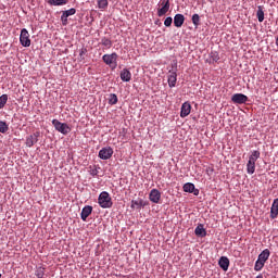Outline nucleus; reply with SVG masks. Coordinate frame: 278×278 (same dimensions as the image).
<instances>
[{"instance_id": "e433bc0d", "label": "nucleus", "mask_w": 278, "mask_h": 278, "mask_svg": "<svg viewBox=\"0 0 278 278\" xmlns=\"http://www.w3.org/2000/svg\"><path fill=\"white\" fill-rule=\"evenodd\" d=\"M80 55H84V51L80 52Z\"/></svg>"}, {"instance_id": "4468645a", "label": "nucleus", "mask_w": 278, "mask_h": 278, "mask_svg": "<svg viewBox=\"0 0 278 278\" xmlns=\"http://www.w3.org/2000/svg\"><path fill=\"white\" fill-rule=\"evenodd\" d=\"M90 214H92L91 205H86L85 207H83L81 213H80L81 220H84V222L88 220V216H90Z\"/></svg>"}, {"instance_id": "412c9836", "label": "nucleus", "mask_w": 278, "mask_h": 278, "mask_svg": "<svg viewBox=\"0 0 278 278\" xmlns=\"http://www.w3.org/2000/svg\"><path fill=\"white\" fill-rule=\"evenodd\" d=\"M256 17L258 18V23H264V7H257Z\"/></svg>"}, {"instance_id": "2eb2a0df", "label": "nucleus", "mask_w": 278, "mask_h": 278, "mask_svg": "<svg viewBox=\"0 0 278 278\" xmlns=\"http://www.w3.org/2000/svg\"><path fill=\"white\" fill-rule=\"evenodd\" d=\"M218 266L227 273V270H229V258L227 256H222L218 261Z\"/></svg>"}, {"instance_id": "0eeeda50", "label": "nucleus", "mask_w": 278, "mask_h": 278, "mask_svg": "<svg viewBox=\"0 0 278 278\" xmlns=\"http://www.w3.org/2000/svg\"><path fill=\"white\" fill-rule=\"evenodd\" d=\"M162 8L157 10V16H164L170 10V0H162Z\"/></svg>"}, {"instance_id": "bb28decb", "label": "nucleus", "mask_w": 278, "mask_h": 278, "mask_svg": "<svg viewBox=\"0 0 278 278\" xmlns=\"http://www.w3.org/2000/svg\"><path fill=\"white\" fill-rule=\"evenodd\" d=\"M101 45L103 47H106L108 49H112V40H110L109 38L103 37L101 39Z\"/></svg>"}, {"instance_id": "ddd939ff", "label": "nucleus", "mask_w": 278, "mask_h": 278, "mask_svg": "<svg viewBox=\"0 0 278 278\" xmlns=\"http://www.w3.org/2000/svg\"><path fill=\"white\" fill-rule=\"evenodd\" d=\"M149 199L152 203H160V200L162 199V192L157 189H152L149 194Z\"/></svg>"}, {"instance_id": "39448f33", "label": "nucleus", "mask_w": 278, "mask_h": 278, "mask_svg": "<svg viewBox=\"0 0 278 278\" xmlns=\"http://www.w3.org/2000/svg\"><path fill=\"white\" fill-rule=\"evenodd\" d=\"M112 155H114V149L112 147L102 148L98 154L100 160H110Z\"/></svg>"}, {"instance_id": "393cba45", "label": "nucleus", "mask_w": 278, "mask_h": 278, "mask_svg": "<svg viewBox=\"0 0 278 278\" xmlns=\"http://www.w3.org/2000/svg\"><path fill=\"white\" fill-rule=\"evenodd\" d=\"M110 105H116L118 103V96L116 93H111L109 98Z\"/></svg>"}, {"instance_id": "72a5a7b5", "label": "nucleus", "mask_w": 278, "mask_h": 278, "mask_svg": "<svg viewBox=\"0 0 278 278\" xmlns=\"http://www.w3.org/2000/svg\"><path fill=\"white\" fill-rule=\"evenodd\" d=\"M90 175L92 176V177H97V175H99V169H97V167H94V168H92V169H90Z\"/></svg>"}, {"instance_id": "dca6fc26", "label": "nucleus", "mask_w": 278, "mask_h": 278, "mask_svg": "<svg viewBox=\"0 0 278 278\" xmlns=\"http://www.w3.org/2000/svg\"><path fill=\"white\" fill-rule=\"evenodd\" d=\"M186 22V17L184 16V14H176L174 16V25L175 27H181L184 25V23Z\"/></svg>"}, {"instance_id": "f704fd0d", "label": "nucleus", "mask_w": 278, "mask_h": 278, "mask_svg": "<svg viewBox=\"0 0 278 278\" xmlns=\"http://www.w3.org/2000/svg\"><path fill=\"white\" fill-rule=\"evenodd\" d=\"M36 275L38 278H42V277H45V271H42V269H39V270H37Z\"/></svg>"}, {"instance_id": "a878e982", "label": "nucleus", "mask_w": 278, "mask_h": 278, "mask_svg": "<svg viewBox=\"0 0 278 278\" xmlns=\"http://www.w3.org/2000/svg\"><path fill=\"white\" fill-rule=\"evenodd\" d=\"M247 170L249 175H253V173H255V163L248 161Z\"/></svg>"}, {"instance_id": "c9c22d12", "label": "nucleus", "mask_w": 278, "mask_h": 278, "mask_svg": "<svg viewBox=\"0 0 278 278\" xmlns=\"http://www.w3.org/2000/svg\"><path fill=\"white\" fill-rule=\"evenodd\" d=\"M248 162H251V163H254V164H255V162H257V160H256V159H253V156H250Z\"/></svg>"}, {"instance_id": "9d476101", "label": "nucleus", "mask_w": 278, "mask_h": 278, "mask_svg": "<svg viewBox=\"0 0 278 278\" xmlns=\"http://www.w3.org/2000/svg\"><path fill=\"white\" fill-rule=\"evenodd\" d=\"M182 190L184 192H189L190 194H194V197H199V189H197L192 182H186Z\"/></svg>"}, {"instance_id": "20e7f679", "label": "nucleus", "mask_w": 278, "mask_h": 278, "mask_svg": "<svg viewBox=\"0 0 278 278\" xmlns=\"http://www.w3.org/2000/svg\"><path fill=\"white\" fill-rule=\"evenodd\" d=\"M20 42L22 47H31V39H29V31H27V28L21 30Z\"/></svg>"}, {"instance_id": "f3484780", "label": "nucleus", "mask_w": 278, "mask_h": 278, "mask_svg": "<svg viewBox=\"0 0 278 278\" xmlns=\"http://www.w3.org/2000/svg\"><path fill=\"white\" fill-rule=\"evenodd\" d=\"M269 257H270V250L265 249V250H263V251L258 254L257 260L266 264V262H268V258H269Z\"/></svg>"}, {"instance_id": "c85d7f7f", "label": "nucleus", "mask_w": 278, "mask_h": 278, "mask_svg": "<svg viewBox=\"0 0 278 278\" xmlns=\"http://www.w3.org/2000/svg\"><path fill=\"white\" fill-rule=\"evenodd\" d=\"M192 23H193L194 27H199V25L201 23V17L199 16V14L192 15Z\"/></svg>"}, {"instance_id": "f8f14e48", "label": "nucleus", "mask_w": 278, "mask_h": 278, "mask_svg": "<svg viewBox=\"0 0 278 278\" xmlns=\"http://www.w3.org/2000/svg\"><path fill=\"white\" fill-rule=\"evenodd\" d=\"M167 83L169 88H175L177 86V72L169 71L167 75Z\"/></svg>"}, {"instance_id": "4c0bfd02", "label": "nucleus", "mask_w": 278, "mask_h": 278, "mask_svg": "<svg viewBox=\"0 0 278 278\" xmlns=\"http://www.w3.org/2000/svg\"><path fill=\"white\" fill-rule=\"evenodd\" d=\"M2 277V275L0 274V278Z\"/></svg>"}, {"instance_id": "4be33fe9", "label": "nucleus", "mask_w": 278, "mask_h": 278, "mask_svg": "<svg viewBox=\"0 0 278 278\" xmlns=\"http://www.w3.org/2000/svg\"><path fill=\"white\" fill-rule=\"evenodd\" d=\"M49 5H66L68 3V0H48Z\"/></svg>"}, {"instance_id": "7ed1b4c3", "label": "nucleus", "mask_w": 278, "mask_h": 278, "mask_svg": "<svg viewBox=\"0 0 278 278\" xmlns=\"http://www.w3.org/2000/svg\"><path fill=\"white\" fill-rule=\"evenodd\" d=\"M52 125L55 128V130L59 131L60 134H63V136L71 134V126H68V124L66 123H62L58 119H53Z\"/></svg>"}, {"instance_id": "9b49d317", "label": "nucleus", "mask_w": 278, "mask_h": 278, "mask_svg": "<svg viewBox=\"0 0 278 278\" xmlns=\"http://www.w3.org/2000/svg\"><path fill=\"white\" fill-rule=\"evenodd\" d=\"M190 112H192V105L189 102H185L180 109V117L186 118V116H190Z\"/></svg>"}, {"instance_id": "aec40b11", "label": "nucleus", "mask_w": 278, "mask_h": 278, "mask_svg": "<svg viewBox=\"0 0 278 278\" xmlns=\"http://www.w3.org/2000/svg\"><path fill=\"white\" fill-rule=\"evenodd\" d=\"M119 77L122 79V81H131V72L127 68H124L121 74Z\"/></svg>"}, {"instance_id": "6ab92c4d", "label": "nucleus", "mask_w": 278, "mask_h": 278, "mask_svg": "<svg viewBox=\"0 0 278 278\" xmlns=\"http://www.w3.org/2000/svg\"><path fill=\"white\" fill-rule=\"evenodd\" d=\"M195 236H198L199 238H205V236H207V231L205 230V228L203 227V224H200L195 227L194 230Z\"/></svg>"}, {"instance_id": "f257e3e1", "label": "nucleus", "mask_w": 278, "mask_h": 278, "mask_svg": "<svg viewBox=\"0 0 278 278\" xmlns=\"http://www.w3.org/2000/svg\"><path fill=\"white\" fill-rule=\"evenodd\" d=\"M102 61L104 64H106V66H110V68L114 71L118 66V54L116 52L104 54L102 56Z\"/></svg>"}, {"instance_id": "423d86ee", "label": "nucleus", "mask_w": 278, "mask_h": 278, "mask_svg": "<svg viewBox=\"0 0 278 278\" xmlns=\"http://www.w3.org/2000/svg\"><path fill=\"white\" fill-rule=\"evenodd\" d=\"M75 14H77V10L75 8L63 11L61 15L62 25H68V16H75Z\"/></svg>"}, {"instance_id": "5701e85b", "label": "nucleus", "mask_w": 278, "mask_h": 278, "mask_svg": "<svg viewBox=\"0 0 278 278\" xmlns=\"http://www.w3.org/2000/svg\"><path fill=\"white\" fill-rule=\"evenodd\" d=\"M99 10H108L109 2L108 0H97Z\"/></svg>"}, {"instance_id": "f03ea898", "label": "nucleus", "mask_w": 278, "mask_h": 278, "mask_svg": "<svg viewBox=\"0 0 278 278\" xmlns=\"http://www.w3.org/2000/svg\"><path fill=\"white\" fill-rule=\"evenodd\" d=\"M98 203L100 207H103V210L112 207V198L110 197V193L106 191L101 192L98 198Z\"/></svg>"}, {"instance_id": "b1692460", "label": "nucleus", "mask_w": 278, "mask_h": 278, "mask_svg": "<svg viewBox=\"0 0 278 278\" xmlns=\"http://www.w3.org/2000/svg\"><path fill=\"white\" fill-rule=\"evenodd\" d=\"M266 263L260 261V258H257V261L255 262V265H254V270L256 273H260V270H262V268H264Z\"/></svg>"}, {"instance_id": "a211bd4d", "label": "nucleus", "mask_w": 278, "mask_h": 278, "mask_svg": "<svg viewBox=\"0 0 278 278\" xmlns=\"http://www.w3.org/2000/svg\"><path fill=\"white\" fill-rule=\"evenodd\" d=\"M278 216V198L274 200L270 207V218L275 219Z\"/></svg>"}, {"instance_id": "c756f323", "label": "nucleus", "mask_w": 278, "mask_h": 278, "mask_svg": "<svg viewBox=\"0 0 278 278\" xmlns=\"http://www.w3.org/2000/svg\"><path fill=\"white\" fill-rule=\"evenodd\" d=\"M8 129H10V127H8V124L3 121H0V134H5Z\"/></svg>"}, {"instance_id": "6e6552de", "label": "nucleus", "mask_w": 278, "mask_h": 278, "mask_svg": "<svg viewBox=\"0 0 278 278\" xmlns=\"http://www.w3.org/2000/svg\"><path fill=\"white\" fill-rule=\"evenodd\" d=\"M231 101H232V103H237L239 105H242V103H247V101H249V97H247L243 93H235L231 97Z\"/></svg>"}, {"instance_id": "7c9ffc66", "label": "nucleus", "mask_w": 278, "mask_h": 278, "mask_svg": "<svg viewBox=\"0 0 278 278\" xmlns=\"http://www.w3.org/2000/svg\"><path fill=\"white\" fill-rule=\"evenodd\" d=\"M131 207H142V200H132L131 201Z\"/></svg>"}, {"instance_id": "473e14b6", "label": "nucleus", "mask_w": 278, "mask_h": 278, "mask_svg": "<svg viewBox=\"0 0 278 278\" xmlns=\"http://www.w3.org/2000/svg\"><path fill=\"white\" fill-rule=\"evenodd\" d=\"M260 151L254 150L250 156H252L254 160H260Z\"/></svg>"}, {"instance_id": "1a4fd4ad", "label": "nucleus", "mask_w": 278, "mask_h": 278, "mask_svg": "<svg viewBox=\"0 0 278 278\" xmlns=\"http://www.w3.org/2000/svg\"><path fill=\"white\" fill-rule=\"evenodd\" d=\"M38 138H40V131H36L33 135L26 138V147H34L36 142H38Z\"/></svg>"}, {"instance_id": "cd10ccee", "label": "nucleus", "mask_w": 278, "mask_h": 278, "mask_svg": "<svg viewBox=\"0 0 278 278\" xmlns=\"http://www.w3.org/2000/svg\"><path fill=\"white\" fill-rule=\"evenodd\" d=\"M5 103H8V94H2L0 97V110H3V108H5Z\"/></svg>"}, {"instance_id": "2f4dec72", "label": "nucleus", "mask_w": 278, "mask_h": 278, "mask_svg": "<svg viewBox=\"0 0 278 278\" xmlns=\"http://www.w3.org/2000/svg\"><path fill=\"white\" fill-rule=\"evenodd\" d=\"M165 27H170L173 25V17H166L164 21Z\"/></svg>"}]
</instances>
